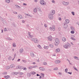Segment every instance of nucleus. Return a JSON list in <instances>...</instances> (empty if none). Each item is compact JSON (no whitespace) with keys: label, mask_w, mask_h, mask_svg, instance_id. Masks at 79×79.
<instances>
[{"label":"nucleus","mask_w":79,"mask_h":79,"mask_svg":"<svg viewBox=\"0 0 79 79\" xmlns=\"http://www.w3.org/2000/svg\"><path fill=\"white\" fill-rule=\"evenodd\" d=\"M55 46H58V45H59V44H60V40H59V39L58 38H56L55 40Z\"/></svg>","instance_id":"1"},{"label":"nucleus","mask_w":79,"mask_h":79,"mask_svg":"<svg viewBox=\"0 0 79 79\" xmlns=\"http://www.w3.org/2000/svg\"><path fill=\"white\" fill-rule=\"evenodd\" d=\"M64 48L68 49L71 47V44L69 43H67L64 45Z\"/></svg>","instance_id":"2"},{"label":"nucleus","mask_w":79,"mask_h":79,"mask_svg":"<svg viewBox=\"0 0 79 79\" xmlns=\"http://www.w3.org/2000/svg\"><path fill=\"white\" fill-rule=\"evenodd\" d=\"M40 3L42 5H46V2L43 0H40Z\"/></svg>","instance_id":"3"},{"label":"nucleus","mask_w":79,"mask_h":79,"mask_svg":"<svg viewBox=\"0 0 79 79\" xmlns=\"http://www.w3.org/2000/svg\"><path fill=\"white\" fill-rule=\"evenodd\" d=\"M49 29L50 30V31H54L55 30V25H52V27H50L49 28Z\"/></svg>","instance_id":"4"},{"label":"nucleus","mask_w":79,"mask_h":79,"mask_svg":"<svg viewBox=\"0 0 79 79\" xmlns=\"http://www.w3.org/2000/svg\"><path fill=\"white\" fill-rule=\"evenodd\" d=\"M64 5H65V6H67V5H69V2H64L62 3Z\"/></svg>","instance_id":"5"},{"label":"nucleus","mask_w":79,"mask_h":79,"mask_svg":"<svg viewBox=\"0 0 79 79\" xmlns=\"http://www.w3.org/2000/svg\"><path fill=\"white\" fill-rule=\"evenodd\" d=\"M28 34L29 35V38H31L33 37V35H31V33H30V32H28Z\"/></svg>","instance_id":"6"},{"label":"nucleus","mask_w":79,"mask_h":79,"mask_svg":"<svg viewBox=\"0 0 79 79\" xmlns=\"http://www.w3.org/2000/svg\"><path fill=\"white\" fill-rule=\"evenodd\" d=\"M48 17L50 19H53V15L51 14H49L48 15Z\"/></svg>","instance_id":"7"},{"label":"nucleus","mask_w":79,"mask_h":79,"mask_svg":"<svg viewBox=\"0 0 79 79\" xmlns=\"http://www.w3.org/2000/svg\"><path fill=\"white\" fill-rule=\"evenodd\" d=\"M48 39L50 41H52V37L51 36H49L48 38Z\"/></svg>","instance_id":"8"},{"label":"nucleus","mask_w":79,"mask_h":79,"mask_svg":"<svg viewBox=\"0 0 79 79\" xmlns=\"http://www.w3.org/2000/svg\"><path fill=\"white\" fill-rule=\"evenodd\" d=\"M55 63L56 64H58V63H61V61L60 60H56L55 61Z\"/></svg>","instance_id":"9"},{"label":"nucleus","mask_w":79,"mask_h":79,"mask_svg":"<svg viewBox=\"0 0 79 79\" xmlns=\"http://www.w3.org/2000/svg\"><path fill=\"white\" fill-rule=\"evenodd\" d=\"M19 52L20 53H22L24 52V50L23 48H21L20 49Z\"/></svg>","instance_id":"10"},{"label":"nucleus","mask_w":79,"mask_h":79,"mask_svg":"<svg viewBox=\"0 0 79 79\" xmlns=\"http://www.w3.org/2000/svg\"><path fill=\"white\" fill-rule=\"evenodd\" d=\"M39 42V40H37V39L36 38H35V40H34V42L35 43H37Z\"/></svg>","instance_id":"11"},{"label":"nucleus","mask_w":79,"mask_h":79,"mask_svg":"<svg viewBox=\"0 0 79 79\" xmlns=\"http://www.w3.org/2000/svg\"><path fill=\"white\" fill-rule=\"evenodd\" d=\"M55 10H52L51 11V13L52 14L51 15H53L55 14Z\"/></svg>","instance_id":"12"},{"label":"nucleus","mask_w":79,"mask_h":79,"mask_svg":"<svg viewBox=\"0 0 79 79\" xmlns=\"http://www.w3.org/2000/svg\"><path fill=\"white\" fill-rule=\"evenodd\" d=\"M17 68L18 69H23V67L22 66H17Z\"/></svg>","instance_id":"13"},{"label":"nucleus","mask_w":79,"mask_h":79,"mask_svg":"<svg viewBox=\"0 0 79 79\" xmlns=\"http://www.w3.org/2000/svg\"><path fill=\"white\" fill-rule=\"evenodd\" d=\"M39 69L41 71H44L45 70V68L42 67H40Z\"/></svg>","instance_id":"14"},{"label":"nucleus","mask_w":79,"mask_h":79,"mask_svg":"<svg viewBox=\"0 0 79 79\" xmlns=\"http://www.w3.org/2000/svg\"><path fill=\"white\" fill-rule=\"evenodd\" d=\"M64 29H66L68 27V25L66 24H64Z\"/></svg>","instance_id":"15"},{"label":"nucleus","mask_w":79,"mask_h":79,"mask_svg":"<svg viewBox=\"0 0 79 79\" xmlns=\"http://www.w3.org/2000/svg\"><path fill=\"white\" fill-rule=\"evenodd\" d=\"M18 19H22V18H23V17L21 15H19L18 16Z\"/></svg>","instance_id":"16"},{"label":"nucleus","mask_w":79,"mask_h":79,"mask_svg":"<svg viewBox=\"0 0 79 79\" xmlns=\"http://www.w3.org/2000/svg\"><path fill=\"white\" fill-rule=\"evenodd\" d=\"M4 77L5 78V79H8V78H10V76L8 75L5 76Z\"/></svg>","instance_id":"17"},{"label":"nucleus","mask_w":79,"mask_h":79,"mask_svg":"<svg viewBox=\"0 0 79 79\" xmlns=\"http://www.w3.org/2000/svg\"><path fill=\"white\" fill-rule=\"evenodd\" d=\"M62 41H63V42H65V41H66V38L63 37L62 38Z\"/></svg>","instance_id":"18"},{"label":"nucleus","mask_w":79,"mask_h":79,"mask_svg":"<svg viewBox=\"0 0 79 79\" xmlns=\"http://www.w3.org/2000/svg\"><path fill=\"white\" fill-rule=\"evenodd\" d=\"M31 56H32V57H34V53L31 52Z\"/></svg>","instance_id":"19"},{"label":"nucleus","mask_w":79,"mask_h":79,"mask_svg":"<svg viewBox=\"0 0 79 79\" xmlns=\"http://www.w3.org/2000/svg\"><path fill=\"white\" fill-rule=\"evenodd\" d=\"M15 7H16V8H18V9H19V8H21V7L19 6H18L17 5H15Z\"/></svg>","instance_id":"20"},{"label":"nucleus","mask_w":79,"mask_h":79,"mask_svg":"<svg viewBox=\"0 0 79 79\" xmlns=\"http://www.w3.org/2000/svg\"><path fill=\"white\" fill-rule=\"evenodd\" d=\"M5 1L6 2V3H10L11 1L10 0H6Z\"/></svg>","instance_id":"21"},{"label":"nucleus","mask_w":79,"mask_h":79,"mask_svg":"<svg viewBox=\"0 0 79 79\" xmlns=\"http://www.w3.org/2000/svg\"><path fill=\"white\" fill-rule=\"evenodd\" d=\"M12 46L13 47H16V43H13L12 44Z\"/></svg>","instance_id":"22"},{"label":"nucleus","mask_w":79,"mask_h":79,"mask_svg":"<svg viewBox=\"0 0 79 79\" xmlns=\"http://www.w3.org/2000/svg\"><path fill=\"white\" fill-rule=\"evenodd\" d=\"M31 74L32 75H34V74H36V73H35V72H31Z\"/></svg>","instance_id":"23"},{"label":"nucleus","mask_w":79,"mask_h":79,"mask_svg":"<svg viewBox=\"0 0 79 79\" xmlns=\"http://www.w3.org/2000/svg\"><path fill=\"white\" fill-rule=\"evenodd\" d=\"M36 10L37 11H40V8L39 7H38L37 8H36Z\"/></svg>","instance_id":"24"},{"label":"nucleus","mask_w":79,"mask_h":79,"mask_svg":"<svg viewBox=\"0 0 79 79\" xmlns=\"http://www.w3.org/2000/svg\"><path fill=\"white\" fill-rule=\"evenodd\" d=\"M66 23L67 24H68L69 23V20L68 19L65 20Z\"/></svg>","instance_id":"25"},{"label":"nucleus","mask_w":79,"mask_h":79,"mask_svg":"<svg viewBox=\"0 0 79 79\" xmlns=\"http://www.w3.org/2000/svg\"><path fill=\"white\" fill-rule=\"evenodd\" d=\"M10 66V68H14V67H15V66L13 64H11Z\"/></svg>","instance_id":"26"},{"label":"nucleus","mask_w":79,"mask_h":79,"mask_svg":"<svg viewBox=\"0 0 79 79\" xmlns=\"http://www.w3.org/2000/svg\"><path fill=\"white\" fill-rule=\"evenodd\" d=\"M49 45L50 47L51 48H53V44H50Z\"/></svg>","instance_id":"27"},{"label":"nucleus","mask_w":79,"mask_h":79,"mask_svg":"<svg viewBox=\"0 0 79 79\" xmlns=\"http://www.w3.org/2000/svg\"><path fill=\"white\" fill-rule=\"evenodd\" d=\"M70 28H71V30H72V31H75V29L74 28V27H70Z\"/></svg>","instance_id":"28"},{"label":"nucleus","mask_w":79,"mask_h":79,"mask_svg":"<svg viewBox=\"0 0 79 79\" xmlns=\"http://www.w3.org/2000/svg\"><path fill=\"white\" fill-rule=\"evenodd\" d=\"M7 40H12V39L10 38V37H7L6 38Z\"/></svg>","instance_id":"29"},{"label":"nucleus","mask_w":79,"mask_h":79,"mask_svg":"<svg viewBox=\"0 0 79 79\" xmlns=\"http://www.w3.org/2000/svg\"><path fill=\"white\" fill-rule=\"evenodd\" d=\"M48 47H49L48 46H45V47L44 46V48H45V49H48Z\"/></svg>","instance_id":"30"},{"label":"nucleus","mask_w":79,"mask_h":79,"mask_svg":"<svg viewBox=\"0 0 79 79\" xmlns=\"http://www.w3.org/2000/svg\"><path fill=\"white\" fill-rule=\"evenodd\" d=\"M18 74V72H17V73H16V72H13V75H16V74Z\"/></svg>","instance_id":"31"},{"label":"nucleus","mask_w":79,"mask_h":79,"mask_svg":"<svg viewBox=\"0 0 79 79\" xmlns=\"http://www.w3.org/2000/svg\"><path fill=\"white\" fill-rule=\"evenodd\" d=\"M5 68L6 69H10V67L9 66H6V67Z\"/></svg>","instance_id":"32"},{"label":"nucleus","mask_w":79,"mask_h":79,"mask_svg":"<svg viewBox=\"0 0 79 79\" xmlns=\"http://www.w3.org/2000/svg\"><path fill=\"white\" fill-rule=\"evenodd\" d=\"M27 75L28 76H29V77H30V76H31V74L29 73H27Z\"/></svg>","instance_id":"33"},{"label":"nucleus","mask_w":79,"mask_h":79,"mask_svg":"<svg viewBox=\"0 0 79 79\" xmlns=\"http://www.w3.org/2000/svg\"><path fill=\"white\" fill-rule=\"evenodd\" d=\"M29 69H32L33 68V66H30L28 68Z\"/></svg>","instance_id":"34"},{"label":"nucleus","mask_w":79,"mask_h":79,"mask_svg":"<svg viewBox=\"0 0 79 79\" xmlns=\"http://www.w3.org/2000/svg\"><path fill=\"white\" fill-rule=\"evenodd\" d=\"M37 9H36V8H35L34 9V11L35 13L37 12Z\"/></svg>","instance_id":"35"},{"label":"nucleus","mask_w":79,"mask_h":79,"mask_svg":"<svg viewBox=\"0 0 79 79\" xmlns=\"http://www.w3.org/2000/svg\"><path fill=\"white\" fill-rule=\"evenodd\" d=\"M27 16H30V17H32V15H30L29 14H27Z\"/></svg>","instance_id":"36"},{"label":"nucleus","mask_w":79,"mask_h":79,"mask_svg":"<svg viewBox=\"0 0 79 79\" xmlns=\"http://www.w3.org/2000/svg\"><path fill=\"white\" fill-rule=\"evenodd\" d=\"M3 74L4 75H6V74H7V72H5L3 73Z\"/></svg>","instance_id":"37"},{"label":"nucleus","mask_w":79,"mask_h":79,"mask_svg":"<svg viewBox=\"0 0 79 79\" xmlns=\"http://www.w3.org/2000/svg\"><path fill=\"white\" fill-rule=\"evenodd\" d=\"M11 56H10L8 58V60H11Z\"/></svg>","instance_id":"38"},{"label":"nucleus","mask_w":79,"mask_h":79,"mask_svg":"<svg viewBox=\"0 0 79 79\" xmlns=\"http://www.w3.org/2000/svg\"><path fill=\"white\" fill-rule=\"evenodd\" d=\"M73 68L74 69H75V70H76V71H78V70L77 69V68H75L74 66Z\"/></svg>","instance_id":"39"},{"label":"nucleus","mask_w":79,"mask_h":79,"mask_svg":"<svg viewBox=\"0 0 79 79\" xmlns=\"http://www.w3.org/2000/svg\"><path fill=\"white\" fill-rule=\"evenodd\" d=\"M56 52H58L60 51V49L59 48H57V49H56Z\"/></svg>","instance_id":"40"},{"label":"nucleus","mask_w":79,"mask_h":79,"mask_svg":"<svg viewBox=\"0 0 79 79\" xmlns=\"http://www.w3.org/2000/svg\"><path fill=\"white\" fill-rule=\"evenodd\" d=\"M38 47L39 48H40V49H41V48H42V47H41L40 45H38Z\"/></svg>","instance_id":"41"},{"label":"nucleus","mask_w":79,"mask_h":79,"mask_svg":"<svg viewBox=\"0 0 79 79\" xmlns=\"http://www.w3.org/2000/svg\"><path fill=\"white\" fill-rule=\"evenodd\" d=\"M71 39H72V40H76V39H74V38L73 37H71Z\"/></svg>","instance_id":"42"},{"label":"nucleus","mask_w":79,"mask_h":79,"mask_svg":"<svg viewBox=\"0 0 79 79\" xmlns=\"http://www.w3.org/2000/svg\"><path fill=\"white\" fill-rule=\"evenodd\" d=\"M74 58L75 60H77V58H78V57H77L76 56H74Z\"/></svg>","instance_id":"43"},{"label":"nucleus","mask_w":79,"mask_h":79,"mask_svg":"<svg viewBox=\"0 0 79 79\" xmlns=\"http://www.w3.org/2000/svg\"><path fill=\"white\" fill-rule=\"evenodd\" d=\"M37 66L35 65L33 66V68H37Z\"/></svg>","instance_id":"44"},{"label":"nucleus","mask_w":79,"mask_h":79,"mask_svg":"<svg viewBox=\"0 0 79 79\" xmlns=\"http://www.w3.org/2000/svg\"><path fill=\"white\" fill-rule=\"evenodd\" d=\"M35 39V38H32L31 39V41H34Z\"/></svg>","instance_id":"45"},{"label":"nucleus","mask_w":79,"mask_h":79,"mask_svg":"<svg viewBox=\"0 0 79 79\" xmlns=\"http://www.w3.org/2000/svg\"><path fill=\"white\" fill-rule=\"evenodd\" d=\"M41 76H42L43 77H44V74L41 73Z\"/></svg>","instance_id":"46"},{"label":"nucleus","mask_w":79,"mask_h":79,"mask_svg":"<svg viewBox=\"0 0 79 79\" xmlns=\"http://www.w3.org/2000/svg\"><path fill=\"white\" fill-rule=\"evenodd\" d=\"M58 73V74L60 75V76H61V75H62V73H61L59 72Z\"/></svg>","instance_id":"47"},{"label":"nucleus","mask_w":79,"mask_h":79,"mask_svg":"<svg viewBox=\"0 0 79 79\" xmlns=\"http://www.w3.org/2000/svg\"><path fill=\"white\" fill-rule=\"evenodd\" d=\"M22 61H23V62H24V63H26V62H27L26 60H23Z\"/></svg>","instance_id":"48"},{"label":"nucleus","mask_w":79,"mask_h":79,"mask_svg":"<svg viewBox=\"0 0 79 79\" xmlns=\"http://www.w3.org/2000/svg\"><path fill=\"white\" fill-rule=\"evenodd\" d=\"M71 34H74V31H71Z\"/></svg>","instance_id":"49"},{"label":"nucleus","mask_w":79,"mask_h":79,"mask_svg":"<svg viewBox=\"0 0 79 79\" xmlns=\"http://www.w3.org/2000/svg\"><path fill=\"white\" fill-rule=\"evenodd\" d=\"M72 14L73 16L74 15H75L74 12H72Z\"/></svg>","instance_id":"50"},{"label":"nucleus","mask_w":79,"mask_h":79,"mask_svg":"<svg viewBox=\"0 0 79 79\" xmlns=\"http://www.w3.org/2000/svg\"><path fill=\"white\" fill-rule=\"evenodd\" d=\"M54 70H58V68L57 67H56L55 68H54Z\"/></svg>","instance_id":"51"},{"label":"nucleus","mask_w":79,"mask_h":79,"mask_svg":"<svg viewBox=\"0 0 79 79\" xmlns=\"http://www.w3.org/2000/svg\"><path fill=\"white\" fill-rule=\"evenodd\" d=\"M13 13H14V14H17L18 13H17V12L15 11H14L13 12Z\"/></svg>","instance_id":"52"},{"label":"nucleus","mask_w":79,"mask_h":79,"mask_svg":"<svg viewBox=\"0 0 79 79\" xmlns=\"http://www.w3.org/2000/svg\"><path fill=\"white\" fill-rule=\"evenodd\" d=\"M52 2L53 3H55V2L54 0L52 1Z\"/></svg>","instance_id":"53"},{"label":"nucleus","mask_w":79,"mask_h":79,"mask_svg":"<svg viewBox=\"0 0 79 79\" xmlns=\"http://www.w3.org/2000/svg\"><path fill=\"white\" fill-rule=\"evenodd\" d=\"M24 68H23V70H25V71H26V70H27V68H25V67H24Z\"/></svg>","instance_id":"54"},{"label":"nucleus","mask_w":79,"mask_h":79,"mask_svg":"<svg viewBox=\"0 0 79 79\" xmlns=\"http://www.w3.org/2000/svg\"><path fill=\"white\" fill-rule=\"evenodd\" d=\"M44 27H47V25L46 24H44Z\"/></svg>","instance_id":"55"},{"label":"nucleus","mask_w":79,"mask_h":79,"mask_svg":"<svg viewBox=\"0 0 79 79\" xmlns=\"http://www.w3.org/2000/svg\"><path fill=\"white\" fill-rule=\"evenodd\" d=\"M58 19L59 20V21H61V17H59L58 18Z\"/></svg>","instance_id":"56"},{"label":"nucleus","mask_w":79,"mask_h":79,"mask_svg":"<svg viewBox=\"0 0 79 79\" xmlns=\"http://www.w3.org/2000/svg\"><path fill=\"white\" fill-rule=\"evenodd\" d=\"M44 65H47V63L46 62H44Z\"/></svg>","instance_id":"57"},{"label":"nucleus","mask_w":79,"mask_h":79,"mask_svg":"<svg viewBox=\"0 0 79 79\" xmlns=\"http://www.w3.org/2000/svg\"><path fill=\"white\" fill-rule=\"evenodd\" d=\"M65 72H66V73H67V71H68V69H65Z\"/></svg>","instance_id":"58"},{"label":"nucleus","mask_w":79,"mask_h":79,"mask_svg":"<svg viewBox=\"0 0 79 79\" xmlns=\"http://www.w3.org/2000/svg\"><path fill=\"white\" fill-rule=\"evenodd\" d=\"M23 5H24L25 6H26L27 5V4L25 3H23Z\"/></svg>","instance_id":"59"},{"label":"nucleus","mask_w":79,"mask_h":79,"mask_svg":"<svg viewBox=\"0 0 79 79\" xmlns=\"http://www.w3.org/2000/svg\"><path fill=\"white\" fill-rule=\"evenodd\" d=\"M4 31H6V28H5L4 29Z\"/></svg>","instance_id":"60"},{"label":"nucleus","mask_w":79,"mask_h":79,"mask_svg":"<svg viewBox=\"0 0 79 79\" xmlns=\"http://www.w3.org/2000/svg\"><path fill=\"white\" fill-rule=\"evenodd\" d=\"M68 74H72V72H69V73H67Z\"/></svg>","instance_id":"61"},{"label":"nucleus","mask_w":79,"mask_h":79,"mask_svg":"<svg viewBox=\"0 0 79 79\" xmlns=\"http://www.w3.org/2000/svg\"><path fill=\"white\" fill-rule=\"evenodd\" d=\"M22 21L23 23H25V21L24 20H22Z\"/></svg>","instance_id":"62"},{"label":"nucleus","mask_w":79,"mask_h":79,"mask_svg":"<svg viewBox=\"0 0 79 79\" xmlns=\"http://www.w3.org/2000/svg\"><path fill=\"white\" fill-rule=\"evenodd\" d=\"M20 75H23V73H20Z\"/></svg>","instance_id":"63"},{"label":"nucleus","mask_w":79,"mask_h":79,"mask_svg":"<svg viewBox=\"0 0 79 79\" xmlns=\"http://www.w3.org/2000/svg\"><path fill=\"white\" fill-rule=\"evenodd\" d=\"M20 59H19L18 60H17V61H20Z\"/></svg>","instance_id":"64"}]
</instances>
